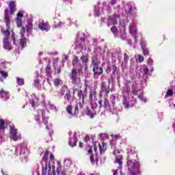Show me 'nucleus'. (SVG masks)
Here are the masks:
<instances>
[{
	"label": "nucleus",
	"mask_w": 175,
	"mask_h": 175,
	"mask_svg": "<svg viewBox=\"0 0 175 175\" xmlns=\"http://www.w3.org/2000/svg\"><path fill=\"white\" fill-rule=\"evenodd\" d=\"M126 166L130 175L142 174L139 163L136 160L130 159L129 156L127 157Z\"/></svg>",
	"instance_id": "nucleus-1"
},
{
	"label": "nucleus",
	"mask_w": 175,
	"mask_h": 175,
	"mask_svg": "<svg viewBox=\"0 0 175 175\" xmlns=\"http://www.w3.org/2000/svg\"><path fill=\"white\" fill-rule=\"evenodd\" d=\"M68 76L70 77V80H71L74 85H76V84H77V81H80V78L78 77L79 72H77V69L76 68H72Z\"/></svg>",
	"instance_id": "nucleus-2"
},
{
	"label": "nucleus",
	"mask_w": 175,
	"mask_h": 175,
	"mask_svg": "<svg viewBox=\"0 0 175 175\" xmlns=\"http://www.w3.org/2000/svg\"><path fill=\"white\" fill-rule=\"evenodd\" d=\"M83 104L81 103H77L74 108V117L80 118L83 116Z\"/></svg>",
	"instance_id": "nucleus-3"
},
{
	"label": "nucleus",
	"mask_w": 175,
	"mask_h": 175,
	"mask_svg": "<svg viewBox=\"0 0 175 175\" xmlns=\"http://www.w3.org/2000/svg\"><path fill=\"white\" fill-rule=\"evenodd\" d=\"M92 70L94 77H99L100 75H103V68L99 67V64H94Z\"/></svg>",
	"instance_id": "nucleus-4"
},
{
	"label": "nucleus",
	"mask_w": 175,
	"mask_h": 175,
	"mask_svg": "<svg viewBox=\"0 0 175 175\" xmlns=\"http://www.w3.org/2000/svg\"><path fill=\"white\" fill-rule=\"evenodd\" d=\"M105 92L107 98H109V94H110V86L106 85V82L102 81L100 83V93Z\"/></svg>",
	"instance_id": "nucleus-5"
},
{
	"label": "nucleus",
	"mask_w": 175,
	"mask_h": 175,
	"mask_svg": "<svg viewBox=\"0 0 175 175\" xmlns=\"http://www.w3.org/2000/svg\"><path fill=\"white\" fill-rule=\"evenodd\" d=\"M32 29H33V25H32V23L29 22L25 26L22 27L21 29V35L22 33L24 35L25 33H29Z\"/></svg>",
	"instance_id": "nucleus-6"
},
{
	"label": "nucleus",
	"mask_w": 175,
	"mask_h": 175,
	"mask_svg": "<svg viewBox=\"0 0 175 175\" xmlns=\"http://www.w3.org/2000/svg\"><path fill=\"white\" fill-rule=\"evenodd\" d=\"M4 21L5 23L6 28L10 29V17L9 16V9L5 8L4 10Z\"/></svg>",
	"instance_id": "nucleus-7"
},
{
	"label": "nucleus",
	"mask_w": 175,
	"mask_h": 175,
	"mask_svg": "<svg viewBox=\"0 0 175 175\" xmlns=\"http://www.w3.org/2000/svg\"><path fill=\"white\" fill-rule=\"evenodd\" d=\"M50 173L51 172V163L50 161L48 163H45V165L42 164V174L41 175H46V173Z\"/></svg>",
	"instance_id": "nucleus-8"
},
{
	"label": "nucleus",
	"mask_w": 175,
	"mask_h": 175,
	"mask_svg": "<svg viewBox=\"0 0 175 175\" xmlns=\"http://www.w3.org/2000/svg\"><path fill=\"white\" fill-rule=\"evenodd\" d=\"M51 61H48V65L45 68V73L46 76L48 77H51V75L53 74V71L51 70Z\"/></svg>",
	"instance_id": "nucleus-9"
},
{
	"label": "nucleus",
	"mask_w": 175,
	"mask_h": 175,
	"mask_svg": "<svg viewBox=\"0 0 175 175\" xmlns=\"http://www.w3.org/2000/svg\"><path fill=\"white\" fill-rule=\"evenodd\" d=\"M98 146L100 155L105 154L106 150H107V144L105 142H102L101 144H98Z\"/></svg>",
	"instance_id": "nucleus-10"
},
{
	"label": "nucleus",
	"mask_w": 175,
	"mask_h": 175,
	"mask_svg": "<svg viewBox=\"0 0 175 175\" xmlns=\"http://www.w3.org/2000/svg\"><path fill=\"white\" fill-rule=\"evenodd\" d=\"M68 144L70 146V147H75L77 146V136H76V133H74L73 138L69 139Z\"/></svg>",
	"instance_id": "nucleus-11"
},
{
	"label": "nucleus",
	"mask_w": 175,
	"mask_h": 175,
	"mask_svg": "<svg viewBox=\"0 0 175 175\" xmlns=\"http://www.w3.org/2000/svg\"><path fill=\"white\" fill-rule=\"evenodd\" d=\"M123 161H124V157L118 156L114 161V163L118 164V167L121 170L122 169Z\"/></svg>",
	"instance_id": "nucleus-12"
},
{
	"label": "nucleus",
	"mask_w": 175,
	"mask_h": 175,
	"mask_svg": "<svg viewBox=\"0 0 175 175\" xmlns=\"http://www.w3.org/2000/svg\"><path fill=\"white\" fill-rule=\"evenodd\" d=\"M3 43L5 50L10 51V50L13 49V47H12V44L10 43V42H9V40H3Z\"/></svg>",
	"instance_id": "nucleus-13"
},
{
	"label": "nucleus",
	"mask_w": 175,
	"mask_h": 175,
	"mask_svg": "<svg viewBox=\"0 0 175 175\" xmlns=\"http://www.w3.org/2000/svg\"><path fill=\"white\" fill-rule=\"evenodd\" d=\"M0 96L1 98L3 99V100H8V99H9L10 96H9V92L5 91V90L2 89L0 91Z\"/></svg>",
	"instance_id": "nucleus-14"
},
{
	"label": "nucleus",
	"mask_w": 175,
	"mask_h": 175,
	"mask_svg": "<svg viewBox=\"0 0 175 175\" xmlns=\"http://www.w3.org/2000/svg\"><path fill=\"white\" fill-rule=\"evenodd\" d=\"M19 44L20 46H21L22 49H24V47L27 46V38H25V35H24V33L21 34V38L20 39Z\"/></svg>",
	"instance_id": "nucleus-15"
},
{
	"label": "nucleus",
	"mask_w": 175,
	"mask_h": 175,
	"mask_svg": "<svg viewBox=\"0 0 175 175\" xmlns=\"http://www.w3.org/2000/svg\"><path fill=\"white\" fill-rule=\"evenodd\" d=\"M8 6L10 9V14L11 15L14 14V12H16V2H14V1L10 2L9 4H8Z\"/></svg>",
	"instance_id": "nucleus-16"
},
{
	"label": "nucleus",
	"mask_w": 175,
	"mask_h": 175,
	"mask_svg": "<svg viewBox=\"0 0 175 175\" xmlns=\"http://www.w3.org/2000/svg\"><path fill=\"white\" fill-rule=\"evenodd\" d=\"M2 33L4 36L3 40H9L10 38V29H6L5 30H2Z\"/></svg>",
	"instance_id": "nucleus-17"
},
{
	"label": "nucleus",
	"mask_w": 175,
	"mask_h": 175,
	"mask_svg": "<svg viewBox=\"0 0 175 175\" xmlns=\"http://www.w3.org/2000/svg\"><path fill=\"white\" fill-rule=\"evenodd\" d=\"M62 25V22L59 18H54L53 19V28H61Z\"/></svg>",
	"instance_id": "nucleus-18"
},
{
	"label": "nucleus",
	"mask_w": 175,
	"mask_h": 175,
	"mask_svg": "<svg viewBox=\"0 0 175 175\" xmlns=\"http://www.w3.org/2000/svg\"><path fill=\"white\" fill-rule=\"evenodd\" d=\"M38 28H40V29H41V31H49V29L47 28H49V23H40L38 24Z\"/></svg>",
	"instance_id": "nucleus-19"
},
{
	"label": "nucleus",
	"mask_w": 175,
	"mask_h": 175,
	"mask_svg": "<svg viewBox=\"0 0 175 175\" xmlns=\"http://www.w3.org/2000/svg\"><path fill=\"white\" fill-rule=\"evenodd\" d=\"M117 18H120V15L117 14H114L110 18V21L111 22L112 25H116V24H118Z\"/></svg>",
	"instance_id": "nucleus-20"
},
{
	"label": "nucleus",
	"mask_w": 175,
	"mask_h": 175,
	"mask_svg": "<svg viewBox=\"0 0 175 175\" xmlns=\"http://www.w3.org/2000/svg\"><path fill=\"white\" fill-rule=\"evenodd\" d=\"M61 84H62V81L61 79L55 78L53 79V85H54V87H55V88H59V85H61Z\"/></svg>",
	"instance_id": "nucleus-21"
},
{
	"label": "nucleus",
	"mask_w": 175,
	"mask_h": 175,
	"mask_svg": "<svg viewBox=\"0 0 175 175\" xmlns=\"http://www.w3.org/2000/svg\"><path fill=\"white\" fill-rule=\"evenodd\" d=\"M102 106H104L106 110H110V109H111V107H110V103L109 102V99L107 96H105L104 100V105L102 104Z\"/></svg>",
	"instance_id": "nucleus-22"
},
{
	"label": "nucleus",
	"mask_w": 175,
	"mask_h": 175,
	"mask_svg": "<svg viewBox=\"0 0 175 175\" xmlns=\"http://www.w3.org/2000/svg\"><path fill=\"white\" fill-rule=\"evenodd\" d=\"M129 33L131 35H133V36H135V35H137V29H135L133 27V25L132 24L129 25Z\"/></svg>",
	"instance_id": "nucleus-23"
},
{
	"label": "nucleus",
	"mask_w": 175,
	"mask_h": 175,
	"mask_svg": "<svg viewBox=\"0 0 175 175\" xmlns=\"http://www.w3.org/2000/svg\"><path fill=\"white\" fill-rule=\"evenodd\" d=\"M100 64V61L98 60L97 55L92 57V64L94 65H99Z\"/></svg>",
	"instance_id": "nucleus-24"
},
{
	"label": "nucleus",
	"mask_w": 175,
	"mask_h": 175,
	"mask_svg": "<svg viewBox=\"0 0 175 175\" xmlns=\"http://www.w3.org/2000/svg\"><path fill=\"white\" fill-rule=\"evenodd\" d=\"M86 114L90 117V118L92 119L94 117V110H92L88 107H86Z\"/></svg>",
	"instance_id": "nucleus-25"
},
{
	"label": "nucleus",
	"mask_w": 175,
	"mask_h": 175,
	"mask_svg": "<svg viewBox=\"0 0 175 175\" xmlns=\"http://www.w3.org/2000/svg\"><path fill=\"white\" fill-rule=\"evenodd\" d=\"M120 72V68L117 67L116 64H112V75H116Z\"/></svg>",
	"instance_id": "nucleus-26"
},
{
	"label": "nucleus",
	"mask_w": 175,
	"mask_h": 175,
	"mask_svg": "<svg viewBox=\"0 0 175 175\" xmlns=\"http://www.w3.org/2000/svg\"><path fill=\"white\" fill-rule=\"evenodd\" d=\"M49 154H50V151L46 150L44 156L42 157V161L44 163H47V161L49 160Z\"/></svg>",
	"instance_id": "nucleus-27"
},
{
	"label": "nucleus",
	"mask_w": 175,
	"mask_h": 175,
	"mask_svg": "<svg viewBox=\"0 0 175 175\" xmlns=\"http://www.w3.org/2000/svg\"><path fill=\"white\" fill-rule=\"evenodd\" d=\"M72 109H73V106H72V103L68 105L66 108V110L68 114H70V116H73V112L72 111Z\"/></svg>",
	"instance_id": "nucleus-28"
},
{
	"label": "nucleus",
	"mask_w": 175,
	"mask_h": 175,
	"mask_svg": "<svg viewBox=\"0 0 175 175\" xmlns=\"http://www.w3.org/2000/svg\"><path fill=\"white\" fill-rule=\"evenodd\" d=\"M77 96L79 98V99H82V102H84V99H85V95H84V93H83V90H79L77 93Z\"/></svg>",
	"instance_id": "nucleus-29"
},
{
	"label": "nucleus",
	"mask_w": 175,
	"mask_h": 175,
	"mask_svg": "<svg viewBox=\"0 0 175 175\" xmlns=\"http://www.w3.org/2000/svg\"><path fill=\"white\" fill-rule=\"evenodd\" d=\"M57 170H56V172H57V174L58 175L61 174V171L62 170V165H61V162L60 161H57Z\"/></svg>",
	"instance_id": "nucleus-30"
},
{
	"label": "nucleus",
	"mask_w": 175,
	"mask_h": 175,
	"mask_svg": "<svg viewBox=\"0 0 175 175\" xmlns=\"http://www.w3.org/2000/svg\"><path fill=\"white\" fill-rule=\"evenodd\" d=\"M34 87L38 88V90H42V85L40 84V81H39V79L34 80Z\"/></svg>",
	"instance_id": "nucleus-31"
},
{
	"label": "nucleus",
	"mask_w": 175,
	"mask_h": 175,
	"mask_svg": "<svg viewBox=\"0 0 175 175\" xmlns=\"http://www.w3.org/2000/svg\"><path fill=\"white\" fill-rule=\"evenodd\" d=\"M80 41H81V43H79V40H77V41L76 42L77 46H78V47H83V44H84V43H85V38H80Z\"/></svg>",
	"instance_id": "nucleus-32"
},
{
	"label": "nucleus",
	"mask_w": 175,
	"mask_h": 175,
	"mask_svg": "<svg viewBox=\"0 0 175 175\" xmlns=\"http://www.w3.org/2000/svg\"><path fill=\"white\" fill-rule=\"evenodd\" d=\"M10 135L17 134V129L14 127V125L10 126Z\"/></svg>",
	"instance_id": "nucleus-33"
},
{
	"label": "nucleus",
	"mask_w": 175,
	"mask_h": 175,
	"mask_svg": "<svg viewBox=\"0 0 175 175\" xmlns=\"http://www.w3.org/2000/svg\"><path fill=\"white\" fill-rule=\"evenodd\" d=\"M80 59L82 61L83 64H88V62L90 61L88 59V57H87L84 55H82Z\"/></svg>",
	"instance_id": "nucleus-34"
},
{
	"label": "nucleus",
	"mask_w": 175,
	"mask_h": 175,
	"mask_svg": "<svg viewBox=\"0 0 175 175\" xmlns=\"http://www.w3.org/2000/svg\"><path fill=\"white\" fill-rule=\"evenodd\" d=\"M70 98H72V95L70 94V90H68L64 96V99H66V100L69 101L70 100Z\"/></svg>",
	"instance_id": "nucleus-35"
},
{
	"label": "nucleus",
	"mask_w": 175,
	"mask_h": 175,
	"mask_svg": "<svg viewBox=\"0 0 175 175\" xmlns=\"http://www.w3.org/2000/svg\"><path fill=\"white\" fill-rule=\"evenodd\" d=\"M122 103H123V106H124V109H129V106H131V105L129 104V101L126 100V98L124 99Z\"/></svg>",
	"instance_id": "nucleus-36"
},
{
	"label": "nucleus",
	"mask_w": 175,
	"mask_h": 175,
	"mask_svg": "<svg viewBox=\"0 0 175 175\" xmlns=\"http://www.w3.org/2000/svg\"><path fill=\"white\" fill-rule=\"evenodd\" d=\"M5 120L3 119H0V131H5Z\"/></svg>",
	"instance_id": "nucleus-37"
},
{
	"label": "nucleus",
	"mask_w": 175,
	"mask_h": 175,
	"mask_svg": "<svg viewBox=\"0 0 175 175\" xmlns=\"http://www.w3.org/2000/svg\"><path fill=\"white\" fill-rule=\"evenodd\" d=\"M16 25L18 28H20V27H22L23 25V18H16Z\"/></svg>",
	"instance_id": "nucleus-38"
},
{
	"label": "nucleus",
	"mask_w": 175,
	"mask_h": 175,
	"mask_svg": "<svg viewBox=\"0 0 175 175\" xmlns=\"http://www.w3.org/2000/svg\"><path fill=\"white\" fill-rule=\"evenodd\" d=\"M77 64H79V57L75 56L72 62V66H76Z\"/></svg>",
	"instance_id": "nucleus-39"
},
{
	"label": "nucleus",
	"mask_w": 175,
	"mask_h": 175,
	"mask_svg": "<svg viewBox=\"0 0 175 175\" xmlns=\"http://www.w3.org/2000/svg\"><path fill=\"white\" fill-rule=\"evenodd\" d=\"M173 95H174L173 90H168L165 93V98H168V96H173Z\"/></svg>",
	"instance_id": "nucleus-40"
},
{
	"label": "nucleus",
	"mask_w": 175,
	"mask_h": 175,
	"mask_svg": "<svg viewBox=\"0 0 175 175\" xmlns=\"http://www.w3.org/2000/svg\"><path fill=\"white\" fill-rule=\"evenodd\" d=\"M129 60V57L128 56V54L126 53H124V61L122 62V64H124V65H126L128 64V61Z\"/></svg>",
	"instance_id": "nucleus-41"
},
{
	"label": "nucleus",
	"mask_w": 175,
	"mask_h": 175,
	"mask_svg": "<svg viewBox=\"0 0 175 175\" xmlns=\"http://www.w3.org/2000/svg\"><path fill=\"white\" fill-rule=\"evenodd\" d=\"M0 75H1L2 77H3L4 79H6V77L9 76V73H8V72L5 70H0Z\"/></svg>",
	"instance_id": "nucleus-42"
},
{
	"label": "nucleus",
	"mask_w": 175,
	"mask_h": 175,
	"mask_svg": "<svg viewBox=\"0 0 175 175\" xmlns=\"http://www.w3.org/2000/svg\"><path fill=\"white\" fill-rule=\"evenodd\" d=\"M132 93H133V95H135V96H137V94H139V90H137V89L135 88L134 85H132Z\"/></svg>",
	"instance_id": "nucleus-43"
},
{
	"label": "nucleus",
	"mask_w": 175,
	"mask_h": 175,
	"mask_svg": "<svg viewBox=\"0 0 175 175\" xmlns=\"http://www.w3.org/2000/svg\"><path fill=\"white\" fill-rule=\"evenodd\" d=\"M10 138L14 140V142H17V140H18V136H17V134H10Z\"/></svg>",
	"instance_id": "nucleus-44"
},
{
	"label": "nucleus",
	"mask_w": 175,
	"mask_h": 175,
	"mask_svg": "<svg viewBox=\"0 0 175 175\" xmlns=\"http://www.w3.org/2000/svg\"><path fill=\"white\" fill-rule=\"evenodd\" d=\"M103 96L102 95V93H100V94H99V101H98V105H99V106H100V109H102V103H103V100H102V97H103Z\"/></svg>",
	"instance_id": "nucleus-45"
},
{
	"label": "nucleus",
	"mask_w": 175,
	"mask_h": 175,
	"mask_svg": "<svg viewBox=\"0 0 175 175\" xmlns=\"http://www.w3.org/2000/svg\"><path fill=\"white\" fill-rule=\"evenodd\" d=\"M111 32H112L113 35H116L117 32H118V29H117V27L113 26L111 28Z\"/></svg>",
	"instance_id": "nucleus-46"
},
{
	"label": "nucleus",
	"mask_w": 175,
	"mask_h": 175,
	"mask_svg": "<svg viewBox=\"0 0 175 175\" xmlns=\"http://www.w3.org/2000/svg\"><path fill=\"white\" fill-rule=\"evenodd\" d=\"M120 37L122 40H125V39H126V34H125V31H120Z\"/></svg>",
	"instance_id": "nucleus-47"
},
{
	"label": "nucleus",
	"mask_w": 175,
	"mask_h": 175,
	"mask_svg": "<svg viewBox=\"0 0 175 175\" xmlns=\"http://www.w3.org/2000/svg\"><path fill=\"white\" fill-rule=\"evenodd\" d=\"M31 105V107H33V109H35V107H36V102H35V99L31 98L29 100Z\"/></svg>",
	"instance_id": "nucleus-48"
},
{
	"label": "nucleus",
	"mask_w": 175,
	"mask_h": 175,
	"mask_svg": "<svg viewBox=\"0 0 175 175\" xmlns=\"http://www.w3.org/2000/svg\"><path fill=\"white\" fill-rule=\"evenodd\" d=\"M42 122L45 124L47 125V124H49V120L48 118L44 117V115H43V113H42Z\"/></svg>",
	"instance_id": "nucleus-49"
},
{
	"label": "nucleus",
	"mask_w": 175,
	"mask_h": 175,
	"mask_svg": "<svg viewBox=\"0 0 175 175\" xmlns=\"http://www.w3.org/2000/svg\"><path fill=\"white\" fill-rule=\"evenodd\" d=\"M17 83L18 85H24V80L21 78H17Z\"/></svg>",
	"instance_id": "nucleus-50"
},
{
	"label": "nucleus",
	"mask_w": 175,
	"mask_h": 175,
	"mask_svg": "<svg viewBox=\"0 0 175 175\" xmlns=\"http://www.w3.org/2000/svg\"><path fill=\"white\" fill-rule=\"evenodd\" d=\"M90 140H91V137H90V136L88 135H85L83 139V142H85V143H88V142H90Z\"/></svg>",
	"instance_id": "nucleus-51"
},
{
	"label": "nucleus",
	"mask_w": 175,
	"mask_h": 175,
	"mask_svg": "<svg viewBox=\"0 0 175 175\" xmlns=\"http://www.w3.org/2000/svg\"><path fill=\"white\" fill-rule=\"evenodd\" d=\"M23 17H24V14H23V12H18L17 14L16 18H23Z\"/></svg>",
	"instance_id": "nucleus-52"
},
{
	"label": "nucleus",
	"mask_w": 175,
	"mask_h": 175,
	"mask_svg": "<svg viewBox=\"0 0 175 175\" xmlns=\"http://www.w3.org/2000/svg\"><path fill=\"white\" fill-rule=\"evenodd\" d=\"M143 54L144 55H148L150 54V52L147 49L143 48Z\"/></svg>",
	"instance_id": "nucleus-53"
},
{
	"label": "nucleus",
	"mask_w": 175,
	"mask_h": 175,
	"mask_svg": "<svg viewBox=\"0 0 175 175\" xmlns=\"http://www.w3.org/2000/svg\"><path fill=\"white\" fill-rule=\"evenodd\" d=\"M111 69H113L111 66H107L105 71L107 72V73H110V72H111Z\"/></svg>",
	"instance_id": "nucleus-54"
},
{
	"label": "nucleus",
	"mask_w": 175,
	"mask_h": 175,
	"mask_svg": "<svg viewBox=\"0 0 175 175\" xmlns=\"http://www.w3.org/2000/svg\"><path fill=\"white\" fill-rule=\"evenodd\" d=\"M90 161L91 163H95V159H94V154H92L90 156Z\"/></svg>",
	"instance_id": "nucleus-55"
},
{
	"label": "nucleus",
	"mask_w": 175,
	"mask_h": 175,
	"mask_svg": "<svg viewBox=\"0 0 175 175\" xmlns=\"http://www.w3.org/2000/svg\"><path fill=\"white\" fill-rule=\"evenodd\" d=\"M62 69L61 67H59L56 70H55V74L59 75L62 72Z\"/></svg>",
	"instance_id": "nucleus-56"
},
{
	"label": "nucleus",
	"mask_w": 175,
	"mask_h": 175,
	"mask_svg": "<svg viewBox=\"0 0 175 175\" xmlns=\"http://www.w3.org/2000/svg\"><path fill=\"white\" fill-rule=\"evenodd\" d=\"M139 62H143L144 61V57L142 55L138 56Z\"/></svg>",
	"instance_id": "nucleus-57"
},
{
	"label": "nucleus",
	"mask_w": 175,
	"mask_h": 175,
	"mask_svg": "<svg viewBox=\"0 0 175 175\" xmlns=\"http://www.w3.org/2000/svg\"><path fill=\"white\" fill-rule=\"evenodd\" d=\"M12 39L13 44H16V36H14V33L12 34Z\"/></svg>",
	"instance_id": "nucleus-58"
},
{
	"label": "nucleus",
	"mask_w": 175,
	"mask_h": 175,
	"mask_svg": "<svg viewBox=\"0 0 175 175\" xmlns=\"http://www.w3.org/2000/svg\"><path fill=\"white\" fill-rule=\"evenodd\" d=\"M60 94H61L62 96H64V95H65V88H62L60 90Z\"/></svg>",
	"instance_id": "nucleus-59"
},
{
	"label": "nucleus",
	"mask_w": 175,
	"mask_h": 175,
	"mask_svg": "<svg viewBox=\"0 0 175 175\" xmlns=\"http://www.w3.org/2000/svg\"><path fill=\"white\" fill-rule=\"evenodd\" d=\"M113 139H115V140H117L118 139H120L121 137V135H112Z\"/></svg>",
	"instance_id": "nucleus-60"
},
{
	"label": "nucleus",
	"mask_w": 175,
	"mask_h": 175,
	"mask_svg": "<svg viewBox=\"0 0 175 175\" xmlns=\"http://www.w3.org/2000/svg\"><path fill=\"white\" fill-rule=\"evenodd\" d=\"M150 72V70L148 68H144V73L145 75H148V72Z\"/></svg>",
	"instance_id": "nucleus-61"
},
{
	"label": "nucleus",
	"mask_w": 175,
	"mask_h": 175,
	"mask_svg": "<svg viewBox=\"0 0 175 175\" xmlns=\"http://www.w3.org/2000/svg\"><path fill=\"white\" fill-rule=\"evenodd\" d=\"M132 12H133V7H130L129 10H128V14H132Z\"/></svg>",
	"instance_id": "nucleus-62"
},
{
	"label": "nucleus",
	"mask_w": 175,
	"mask_h": 175,
	"mask_svg": "<svg viewBox=\"0 0 175 175\" xmlns=\"http://www.w3.org/2000/svg\"><path fill=\"white\" fill-rule=\"evenodd\" d=\"M110 3L112 6H113V5H116V3H117V0H111Z\"/></svg>",
	"instance_id": "nucleus-63"
},
{
	"label": "nucleus",
	"mask_w": 175,
	"mask_h": 175,
	"mask_svg": "<svg viewBox=\"0 0 175 175\" xmlns=\"http://www.w3.org/2000/svg\"><path fill=\"white\" fill-rule=\"evenodd\" d=\"M1 65L5 69V68H6V62H2Z\"/></svg>",
	"instance_id": "nucleus-64"
}]
</instances>
